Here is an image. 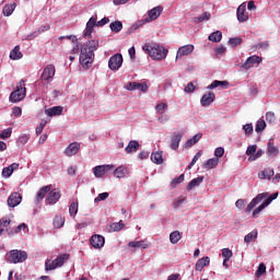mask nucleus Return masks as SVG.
<instances>
[{
	"mask_svg": "<svg viewBox=\"0 0 280 280\" xmlns=\"http://www.w3.org/2000/svg\"><path fill=\"white\" fill-rule=\"evenodd\" d=\"M0 220L2 222V229H4V231H7L9 235H11L10 233L13 232L12 230H10V224H12V221L8 217H4Z\"/></svg>",
	"mask_w": 280,
	"mask_h": 280,
	"instance_id": "37",
	"label": "nucleus"
},
{
	"mask_svg": "<svg viewBox=\"0 0 280 280\" xmlns=\"http://www.w3.org/2000/svg\"><path fill=\"white\" fill-rule=\"evenodd\" d=\"M49 30H51L50 25H44V26H40L34 34L35 36H38L45 32H49Z\"/></svg>",
	"mask_w": 280,
	"mask_h": 280,
	"instance_id": "50",
	"label": "nucleus"
},
{
	"mask_svg": "<svg viewBox=\"0 0 280 280\" xmlns=\"http://www.w3.org/2000/svg\"><path fill=\"white\" fill-rule=\"evenodd\" d=\"M148 85L145 83L136 82V91H141L142 93H148Z\"/></svg>",
	"mask_w": 280,
	"mask_h": 280,
	"instance_id": "49",
	"label": "nucleus"
},
{
	"mask_svg": "<svg viewBox=\"0 0 280 280\" xmlns=\"http://www.w3.org/2000/svg\"><path fill=\"white\" fill-rule=\"evenodd\" d=\"M109 28L114 34H119V32L124 30V23H121V21L112 22Z\"/></svg>",
	"mask_w": 280,
	"mask_h": 280,
	"instance_id": "28",
	"label": "nucleus"
},
{
	"mask_svg": "<svg viewBox=\"0 0 280 280\" xmlns=\"http://www.w3.org/2000/svg\"><path fill=\"white\" fill-rule=\"evenodd\" d=\"M10 137H12V128L4 129L0 135V139H10Z\"/></svg>",
	"mask_w": 280,
	"mask_h": 280,
	"instance_id": "45",
	"label": "nucleus"
},
{
	"mask_svg": "<svg viewBox=\"0 0 280 280\" xmlns=\"http://www.w3.org/2000/svg\"><path fill=\"white\" fill-rule=\"evenodd\" d=\"M190 54H194V45H184L177 50L176 60H178V58H183V56H189Z\"/></svg>",
	"mask_w": 280,
	"mask_h": 280,
	"instance_id": "14",
	"label": "nucleus"
},
{
	"mask_svg": "<svg viewBox=\"0 0 280 280\" xmlns=\"http://www.w3.org/2000/svg\"><path fill=\"white\" fill-rule=\"evenodd\" d=\"M27 95V89L25 88V81L21 80L16 84V89L11 92L9 100L13 102V104H18V102H23V98Z\"/></svg>",
	"mask_w": 280,
	"mask_h": 280,
	"instance_id": "3",
	"label": "nucleus"
},
{
	"mask_svg": "<svg viewBox=\"0 0 280 280\" xmlns=\"http://www.w3.org/2000/svg\"><path fill=\"white\" fill-rule=\"evenodd\" d=\"M235 207L240 210L244 209L246 207V200L245 199H238L235 202Z\"/></svg>",
	"mask_w": 280,
	"mask_h": 280,
	"instance_id": "59",
	"label": "nucleus"
},
{
	"mask_svg": "<svg viewBox=\"0 0 280 280\" xmlns=\"http://www.w3.org/2000/svg\"><path fill=\"white\" fill-rule=\"evenodd\" d=\"M255 152H257V145L256 144L247 147V150H246L247 156H255Z\"/></svg>",
	"mask_w": 280,
	"mask_h": 280,
	"instance_id": "48",
	"label": "nucleus"
},
{
	"mask_svg": "<svg viewBox=\"0 0 280 280\" xmlns=\"http://www.w3.org/2000/svg\"><path fill=\"white\" fill-rule=\"evenodd\" d=\"M237 21L240 23H246L248 21V13H246V5L241 4L236 11Z\"/></svg>",
	"mask_w": 280,
	"mask_h": 280,
	"instance_id": "18",
	"label": "nucleus"
},
{
	"mask_svg": "<svg viewBox=\"0 0 280 280\" xmlns=\"http://www.w3.org/2000/svg\"><path fill=\"white\" fill-rule=\"evenodd\" d=\"M125 89L127 91H137V82H128L126 85H125Z\"/></svg>",
	"mask_w": 280,
	"mask_h": 280,
	"instance_id": "62",
	"label": "nucleus"
},
{
	"mask_svg": "<svg viewBox=\"0 0 280 280\" xmlns=\"http://www.w3.org/2000/svg\"><path fill=\"white\" fill-rule=\"evenodd\" d=\"M185 180V174L179 175L177 178H174L171 183V187L174 189V187L180 185Z\"/></svg>",
	"mask_w": 280,
	"mask_h": 280,
	"instance_id": "41",
	"label": "nucleus"
},
{
	"mask_svg": "<svg viewBox=\"0 0 280 280\" xmlns=\"http://www.w3.org/2000/svg\"><path fill=\"white\" fill-rule=\"evenodd\" d=\"M115 178H126V171L119 166L114 171Z\"/></svg>",
	"mask_w": 280,
	"mask_h": 280,
	"instance_id": "40",
	"label": "nucleus"
},
{
	"mask_svg": "<svg viewBox=\"0 0 280 280\" xmlns=\"http://www.w3.org/2000/svg\"><path fill=\"white\" fill-rule=\"evenodd\" d=\"M261 57L254 55L246 59V61L241 66L242 69H245V71H248L249 69H253V67H257L261 65Z\"/></svg>",
	"mask_w": 280,
	"mask_h": 280,
	"instance_id": "8",
	"label": "nucleus"
},
{
	"mask_svg": "<svg viewBox=\"0 0 280 280\" xmlns=\"http://www.w3.org/2000/svg\"><path fill=\"white\" fill-rule=\"evenodd\" d=\"M200 139H202V133L195 135L192 138L187 140L186 147L191 148L192 145H196Z\"/></svg>",
	"mask_w": 280,
	"mask_h": 280,
	"instance_id": "35",
	"label": "nucleus"
},
{
	"mask_svg": "<svg viewBox=\"0 0 280 280\" xmlns=\"http://www.w3.org/2000/svg\"><path fill=\"white\" fill-rule=\"evenodd\" d=\"M140 145L137 142V140L129 141L128 145L125 148V152L127 154H132L133 152H137L139 150Z\"/></svg>",
	"mask_w": 280,
	"mask_h": 280,
	"instance_id": "24",
	"label": "nucleus"
},
{
	"mask_svg": "<svg viewBox=\"0 0 280 280\" xmlns=\"http://www.w3.org/2000/svg\"><path fill=\"white\" fill-rule=\"evenodd\" d=\"M257 235H258L257 230H253L250 233H248L247 235H245L244 242H245L246 244H250V242H255V240H257Z\"/></svg>",
	"mask_w": 280,
	"mask_h": 280,
	"instance_id": "36",
	"label": "nucleus"
},
{
	"mask_svg": "<svg viewBox=\"0 0 280 280\" xmlns=\"http://www.w3.org/2000/svg\"><path fill=\"white\" fill-rule=\"evenodd\" d=\"M214 156H217V159H222L224 156V148H217L214 151Z\"/></svg>",
	"mask_w": 280,
	"mask_h": 280,
	"instance_id": "56",
	"label": "nucleus"
},
{
	"mask_svg": "<svg viewBox=\"0 0 280 280\" xmlns=\"http://www.w3.org/2000/svg\"><path fill=\"white\" fill-rule=\"evenodd\" d=\"M100 49V40L98 39H91L88 40L82 47H81V54H80V62L85 69H89L91 65H93V60H95V51Z\"/></svg>",
	"mask_w": 280,
	"mask_h": 280,
	"instance_id": "1",
	"label": "nucleus"
},
{
	"mask_svg": "<svg viewBox=\"0 0 280 280\" xmlns=\"http://www.w3.org/2000/svg\"><path fill=\"white\" fill-rule=\"evenodd\" d=\"M129 248H148L145 241H131L128 243Z\"/></svg>",
	"mask_w": 280,
	"mask_h": 280,
	"instance_id": "31",
	"label": "nucleus"
},
{
	"mask_svg": "<svg viewBox=\"0 0 280 280\" xmlns=\"http://www.w3.org/2000/svg\"><path fill=\"white\" fill-rule=\"evenodd\" d=\"M161 14H163V7L158 5L151 10L148 11V16L144 22L145 23H150V21H156V19H159V16H161Z\"/></svg>",
	"mask_w": 280,
	"mask_h": 280,
	"instance_id": "10",
	"label": "nucleus"
},
{
	"mask_svg": "<svg viewBox=\"0 0 280 280\" xmlns=\"http://www.w3.org/2000/svg\"><path fill=\"white\" fill-rule=\"evenodd\" d=\"M183 240V234L178 231H174L170 234L171 244H178Z\"/></svg>",
	"mask_w": 280,
	"mask_h": 280,
	"instance_id": "30",
	"label": "nucleus"
},
{
	"mask_svg": "<svg viewBox=\"0 0 280 280\" xmlns=\"http://www.w3.org/2000/svg\"><path fill=\"white\" fill-rule=\"evenodd\" d=\"M243 130L245 131V135H253V125L252 124L244 125Z\"/></svg>",
	"mask_w": 280,
	"mask_h": 280,
	"instance_id": "63",
	"label": "nucleus"
},
{
	"mask_svg": "<svg viewBox=\"0 0 280 280\" xmlns=\"http://www.w3.org/2000/svg\"><path fill=\"white\" fill-rule=\"evenodd\" d=\"M213 102H215V93H213V92H208V93L203 94L200 100L201 106H211V104H213Z\"/></svg>",
	"mask_w": 280,
	"mask_h": 280,
	"instance_id": "15",
	"label": "nucleus"
},
{
	"mask_svg": "<svg viewBox=\"0 0 280 280\" xmlns=\"http://www.w3.org/2000/svg\"><path fill=\"white\" fill-rule=\"evenodd\" d=\"M267 154L269 156H277V154H279V149L275 145L273 142L267 143Z\"/></svg>",
	"mask_w": 280,
	"mask_h": 280,
	"instance_id": "29",
	"label": "nucleus"
},
{
	"mask_svg": "<svg viewBox=\"0 0 280 280\" xmlns=\"http://www.w3.org/2000/svg\"><path fill=\"white\" fill-rule=\"evenodd\" d=\"M11 264H23L27 259V253L19 249L10 252Z\"/></svg>",
	"mask_w": 280,
	"mask_h": 280,
	"instance_id": "6",
	"label": "nucleus"
},
{
	"mask_svg": "<svg viewBox=\"0 0 280 280\" xmlns=\"http://www.w3.org/2000/svg\"><path fill=\"white\" fill-rule=\"evenodd\" d=\"M229 45L232 47H237V45H242V37H232L229 39Z\"/></svg>",
	"mask_w": 280,
	"mask_h": 280,
	"instance_id": "43",
	"label": "nucleus"
},
{
	"mask_svg": "<svg viewBox=\"0 0 280 280\" xmlns=\"http://www.w3.org/2000/svg\"><path fill=\"white\" fill-rule=\"evenodd\" d=\"M54 75H56V66L47 65L40 75V80L44 82H51L54 80Z\"/></svg>",
	"mask_w": 280,
	"mask_h": 280,
	"instance_id": "7",
	"label": "nucleus"
},
{
	"mask_svg": "<svg viewBox=\"0 0 280 280\" xmlns=\"http://www.w3.org/2000/svg\"><path fill=\"white\" fill-rule=\"evenodd\" d=\"M61 196L62 195L60 194V190H58V189H52V190L48 191V195L46 197L47 205H56V202H58V200H60Z\"/></svg>",
	"mask_w": 280,
	"mask_h": 280,
	"instance_id": "12",
	"label": "nucleus"
},
{
	"mask_svg": "<svg viewBox=\"0 0 280 280\" xmlns=\"http://www.w3.org/2000/svg\"><path fill=\"white\" fill-rule=\"evenodd\" d=\"M95 25H97V15H95V16H92L89 21H88V23H86V26L88 27H95Z\"/></svg>",
	"mask_w": 280,
	"mask_h": 280,
	"instance_id": "55",
	"label": "nucleus"
},
{
	"mask_svg": "<svg viewBox=\"0 0 280 280\" xmlns=\"http://www.w3.org/2000/svg\"><path fill=\"white\" fill-rule=\"evenodd\" d=\"M261 275H266V264L260 262L258 269L256 271V277H261Z\"/></svg>",
	"mask_w": 280,
	"mask_h": 280,
	"instance_id": "44",
	"label": "nucleus"
},
{
	"mask_svg": "<svg viewBox=\"0 0 280 280\" xmlns=\"http://www.w3.org/2000/svg\"><path fill=\"white\" fill-rule=\"evenodd\" d=\"M167 108V105L165 103H160L155 106V110L160 114L163 115L165 113V109Z\"/></svg>",
	"mask_w": 280,
	"mask_h": 280,
	"instance_id": "51",
	"label": "nucleus"
},
{
	"mask_svg": "<svg viewBox=\"0 0 280 280\" xmlns=\"http://www.w3.org/2000/svg\"><path fill=\"white\" fill-rule=\"evenodd\" d=\"M266 196H268V194H259L257 195L246 207L245 209V213H250V211H253V209H255L257 207V205H259V202H261V200H264V198H266Z\"/></svg>",
	"mask_w": 280,
	"mask_h": 280,
	"instance_id": "13",
	"label": "nucleus"
},
{
	"mask_svg": "<svg viewBox=\"0 0 280 280\" xmlns=\"http://www.w3.org/2000/svg\"><path fill=\"white\" fill-rule=\"evenodd\" d=\"M218 86H224L226 89L229 86V81L214 80L210 85L207 86V89L211 91L212 89H218Z\"/></svg>",
	"mask_w": 280,
	"mask_h": 280,
	"instance_id": "32",
	"label": "nucleus"
},
{
	"mask_svg": "<svg viewBox=\"0 0 280 280\" xmlns=\"http://www.w3.org/2000/svg\"><path fill=\"white\" fill-rule=\"evenodd\" d=\"M23 52H21V46H15L10 52L11 60H21Z\"/></svg>",
	"mask_w": 280,
	"mask_h": 280,
	"instance_id": "27",
	"label": "nucleus"
},
{
	"mask_svg": "<svg viewBox=\"0 0 280 280\" xmlns=\"http://www.w3.org/2000/svg\"><path fill=\"white\" fill-rule=\"evenodd\" d=\"M220 163L218 158L209 159L206 163L202 164L203 170H215Z\"/></svg>",
	"mask_w": 280,
	"mask_h": 280,
	"instance_id": "22",
	"label": "nucleus"
},
{
	"mask_svg": "<svg viewBox=\"0 0 280 280\" xmlns=\"http://www.w3.org/2000/svg\"><path fill=\"white\" fill-rule=\"evenodd\" d=\"M202 180H205V176H199L197 178L191 179L188 185L186 186V189L188 191H191V189H194V187H200V183H202Z\"/></svg>",
	"mask_w": 280,
	"mask_h": 280,
	"instance_id": "26",
	"label": "nucleus"
},
{
	"mask_svg": "<svg viewBox=\"0 0 280 280\" xmlns=\"http://www.w3.org/2000/svg\"><path fill=\"white\" fill-rule=\"evenodd\" d=\"M78 152H80V143L79 142L70 143L65 150L66 156H75V154H78Z\"/></svg>",
	"mask_w": 280,
	"mask_h": 280,
	"instance_id": "16",
	"label": "nucleus"
},
{
	"mask_svg": "<svg viewBox=\"0 0 280 280\" xmlns=\"http://www.w3.org/2000/svg\"><path fill=\"white\" fill-rule=\"evenodd\" d=\"M182 139H183V133L175 132L171 137V143H170L171 150H178V147L180 145Z\"/></svg>",
	"mask_w": 280,
	"mask_h": 280,
	"instance_id": "19",
	"label": "nucleus"
},
{
	"mask_svg": "<svg viewBox=\"0 0 280 280\" xmlns=\"http://www.w3.org/2000/svg\"><path fill=\"white\" fill-rule=\"evenodd\" d=\"M11 174H14V172L10 168V166H7L2 170L3 178H10Z\"/></svg>",
	"mask_w": 280,
	"mask_h": 280,
	"instance_id": "53",
	"label": "nucleus"
},
{
	"mask_svg": "<svg viewBox=\"0 0 280 280\" xmlns=\"http://www.w3.org/2000/svg\"><path fill=\"white\" fill-rule=\"evenodd\" d=\"M78 201H72L69 206V213L71 218H75L78 215Z\"/></svg>",
	"mask_w": 280,
	"mask_h": 280,
	"instance_id": "39",
	"label": "nucleus"
},
{
	"mask_svg": "<svg viewBox=\"0 0 280 280\" xmlns=\"http://www.w3.org/2000/svg\"><path fill=\"white\" fill-rule=\"evenodd\" d=\"M55 229H62L65 226V217L56 215L52 221Z\"/></svg>",
	"mask_w": 280,
	"mask_h": 280,
	"instance_id": "34",
	"label": "nucleus"
},
{
	"mask_svg": "<svg viewBox=\"0 0 280 280\" xmlns=\"http://www.w3.org/2000/svg\"><path fill=\"white\" fill-rule=\"evenodd\" d=\"M106 198H108V192H102L94 199V202H102V200H106Z\"/></svg>",
	"mask_w": 280,
	"mask_h": 280,
	"instance_id": "61",
	"label": "nucleus"
},
{
	"mask_svg": "<svg viewBox=\"0 0 280 280\" xmlns=\"http://www.w3.org/2000/svg\"><path fill=\"white\" fill-rule=\"evenodd\" d=\"M209 264H211V258L203 257L197 260L195 269L197 270V272H202V269L206 268V266H209Z\"/></svg>",
	"mask_w": 280,
	"mask_h": 280,
	"instance_id": "20",
	"label": "nucleus"
},
{
	"mask_svg": "<svg viewBox=\"0 0 280 280\" xmlns=\"http://www.w3.org/2000/svg\"><path fill=\"white\" fill-rule=\"evenodd\" d=\"M14 10H16V3L7 4L2 10V14L4 16H12V13L14 12Z\"/></svg>",
	"mask_w": 280,
	"mask_h": 280,
	"instance_id": "33",
	"label": "nucleus"
},
{
	"mask_svg": "<svg viewBox=\"0 0 280 280\" xmlns=\"http://www.w3.org/2000/svg\"><path fill=\"white\" fill-rule=\"evenodd\" d=\"M265 207H268V203L266 201H264L259 207H257L253 211V218H255L258 213H261V211H264Z\"/></svg>",
	"mask_w": 280,
	"mask_h": 280,
	"instance_id": "46",
	"label": "nucleus"
},
{
	"mask_svg": "<svg viewBox=\"0 0 280 280\" xmlns=\"http://www.w3.org/2000/svg\"><path fill=\"white\" fill-rule=\"evenodd\" d=\"M48 117H56L57 115H62V106H54L45 110Z\"/></svg>",
	"mask_w": 280,
	"mask_h": 280,
	"instance_id": "25",
	"label": "nucleus"
},
{
	"mask_svg": "<svg viewBox=\"0 0 280 280\" xmlns=\"http://www.w3.org/2000/svg\"><path fill=\"white\" fill-rule=\"evenodd\" d=\"M208 38L212 43H220V40H222V32L220 31L213 32L212 34L209 35Z\"/></svg>",
	"mask_w": 280,
	"mask_h": 280,
	"instance_id": "38",
	"label": "nucleus"
},
{
	"mask_svg": "<svg viewBox=\"0 0 280 280\" xmlns=\"http://www.w3.org/2000/svg\"><path fill=\"white\" fill-rule=\"evenodd\" d=\"M12 115L14 117H21L23 115V109L19 106L12 108Z\"/></svg>",
	"mask_w": 280,
	"mask_h": 280,
	"instance_id": "54",
	"label": "nucleus"
},
{
	"mask_svg": "<svg viewBox=\"0 0 280 280\" xmlns=\"http://www.w3.org/2000/svg\"><path fill=\"white\" fill-rule=\"evenodd\" d=\"M142 49L149 54L152 60H165L167 58L168 50L158 44H145Z\"/></svg>",
	"mask_w": 280,
	"mask_h": 280,
	"instance_id": "2",
	"label": "nucleus"
},
{
	"mask_svg": "<svg viewBox=\"0 0 280 280\" xmlns=\"http://www.w3.org/2000/svg\"><path fill=\"white\" fill-rule=\"evenodd\" d=\"M124 226V221L115 222L110 225L112 231H122Z\"/></svg>",
	"mask_w": 280,
	"mask_h": 280,
	"instance_id": "42",
	"label": "nucleus"
},
{
	"mask_svg": "<svg viewBox=\"0 0 280 280\" xmlns=\"http://www.w3.org/2000/svg\"><path fill=\"white\" fill-rule=\"evenodd\" d=\"M51 191V185L42 187L36 195V202H40Z\"/></svg>",
	"mask_w": 280,
	"mask_h": 280,
	"instance_id": "21",
	"label": "nucleus"
},
{
	"mask_svg": "<svg viewBox=\"0 0 280 280\" xmlns=\"http://www.w3.org/2000/svg\"><path fill=\"white\" fill-rule=\"evenodd\" d=\"M69 254H61L54 260H46V270H56V268H62L67 261H69Z\"/></svg>",
	"mask_w": 280,
	"mask_h": 280,
	"instance_id": "4",
	"label": "nucleus"
},
{
	"mask_svg": "<svg viewBox=\"0 0 280 280\" xmlns=\"http://www.w3.org/2000/svg\"><path fill=\"white\" fill-rule=\"evenodd\" d=\"M275 113L272 112H267L266 113V120L269 122V124H275Z\"/></svg>",
	"mask_w": 280,
	"mask_h": 280,
	"instance_id": "60",
	"label": "nucleus"
},
{
	"mask_svg": "<svg viewBox=\"0 0 280 280\" xmlns=\"http://www.w3.org/2000/svg\"><path fill=\"white\" fill-rule=\"evenodd\" d=\"M222 257H224V259H231V257H233V250H231L230 248H223Z\"/></svg>",
	"mask_w": 280,
	"mask_h": 280,
	"instance_id": "52",
	"label": "nucleus"
},
{
	"mask_svg": "<svg viewBox=\"0 0 280 280\" xmlns=\"http://www.w3.org/2000/svg\"><path fill=\"white\" fill-rule=\"evenodd\" d=\"M30 141V137L27 135H22L18 139V143H21V145H25Z\"/></svg>",
	"mask_w": 280,
	"mask_h": 280,
	"instance_id": "58",
	"label": "nucleus"
},
{
	"mask_svg": "<svg viewBox=\"0 0 280 280\" xmlns=\"http://www.w3.org/2000/svg\"><path fill=\"white\" fill-rule=\"evenodd\" d=\"M264 156V151L259 149L256 154L249 156L248 161H257V159Z\"/></svg>",
	"mask_w": 280,
	"mask_h": 280,
	"instance_id": "57",
	"label": "nucleus"
},
{
	"mask_svg": "<svg viewBox=\"0 0 280 280\" xmlns=\"http://www.w3.org/2000/svg\"><path fill=\"white\" fill-rule=\"evenodd\" d=\"M121 65H124V57L121 56V54H116L112 56L108 60V68L110 69V71H119Z\"/></svg>",
	"mask_w": 280,
	"mask_h": 280,
	"instance_id": "5",
	"label": "nucleus"
},
{
	"mask_svg": "<svg viewBox=\"0 0 280 280\" xmlns=\"http://www.w3.org/2000/svg\"><path fill=\"white\" fill-rule=\"evenodd\" d=\"M185 93H194L196 91V85L194 83H188L187 86L184 89Z\"/></svg>",
	"mask_w": 280,
	"mask_h": 280,
	"instance_id": "64",
	"label": "nucleus"
},
{
	"mask_svg": "<svg viewBox=\"0 0 280 280\" xmlns=\"http://www.w3.org/2000/svg\"><path fill=\"white\" fill-rule=\"evenodd\" d=\"M105 243H106V240L104 238V236L100 234H94L90 238L91 246H93V248H96V249L104 248Z\"/></svg>",
	"mask_w": 280,
	"mask_h": 280,
	"instance_id": "11",
	"label": "nucleus"
},
{
	"mask_svg": "<svg viewBox=\"0 0 280 280\" xmlns=\"http://www.w3.org/2000/svg\"><path fill=\"white\" fill-rule=\"evenodd\" d=\"M151 161L152 163H155V165H163V151H156L151 154Z\"/></svg>",
	"mask_w": 280,
	"mask_h": 280,
	"instance_id": "23",
	"label": "nucleus"
},
{
	"mask_svg": "<svg viewBox=\"0 0 280 280\" xmlns=\"http://www.w3.org/2000/svg\"><path fill=\"white\" fill-rule=\"evenodd\" d=\"M256 132H264L266 130V121L260 120L256 124Z\"/></svg>",
	"mask_w": 280,
	"mask_h": 280,
	"instance_id": "47",
	"label": "nucleus"
},
{
	"mask_svg": "<svg viewBox=\"0 0 280 280\" xmlns=\"http://www.w3.org/2000/svg\"><path fill=\"white\" fill-rule=\"evenodd\" d=\"M110 170H115V165H97L93 167V174L95 178H102L106 172H110Z\"/></svg>",
	"mask_w": 280,
	"mask_h": 280,
	"instance_id": "9",
	"label": "nucleus"
},
{
	"mask_svg": "<svg viewBox=\"0 0 280 280\" xmlns=\"http://www.w3.org/2000/svg\"><path fill=\"white\" fill-rule=\"evenodd\" d=\"M21 200H23V197H21V194L13 192L8 198V205L12 208L19 207V205H21Z\"/></svg>",
	"mask_w": 280,
	"mask_h": 280,
	"instance_id": "17",
	"label": "nucleus"
}]
</instances>
